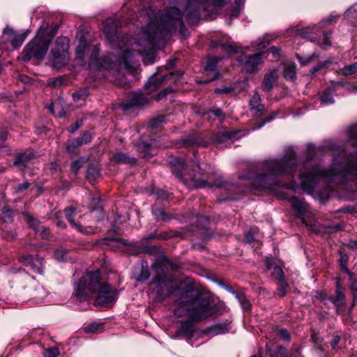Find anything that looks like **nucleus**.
I'll list each match as a JSON object with an SVG mask.
<instances>
[{
    "label": "nucleus",
    "mask_w": 357,
    "mask_h": 357,
    "mask_svg": "<svg viewBox=\"0 0 357 357\" xmlns=\"http://www.w3.org/2000/svg\"><path fill=\"white\" fill-rule=\"evenodd\" d=\"M298 162L293 147L286 149L282 156L269 158L260 162L257 167L248 169L238 176L240 180L245 181L251 185V190L269 191L281 200H288L294 211L295 215L305 222V218L310 213L309 205L302 198H289L286 193L278 188L295 190L291 183H285L292 178Z\"/></svg>",
    "instance_id": "obj_1"
},
{
    "label": "nucleus",
    "mask_w": 357,
    "mask_h": 357,
    "mask_svg": "<svg viewBox=\"0 0 357 357\" xmlns=\"http://www.w3.org/2000/svg\"><path fill=\"white\" fill-rule=\"evenodd\" d=\"M120 22L115 20H108L105 22L102 31L107 40L113 47L118 50V56L114 53H108L98 58L100 52L99 45H95L90 50L84 36L77 40L75 50L76 59L80 62L84 61L86 52L91 51L89 66L93 70H107L120 72L121 70H130L132 68V57L135 53L133 41L128 36L120 37L117 26Z\"/></svg>",
    "instance_id": "obj_2"
},
{
    "label": "nucleus",
    "mask_w": 357,
    "mask_h": 357,
    "mask_svg": "<svg viewBox=\"0 0 357 357\" xmlns=\"http://www.w3.org/2000/svg\"><path fill=\"white\" fill-rule=\"evenodd\" d=\"M146 14L147 24L132 38L134 45L132 50L136 53L147 54L153 52L161 41L169 37L177 29L181 36H187L188 29L183 22L185 9L183 13L178 7L173 6L156 11L150 7Z\"/></svg>",
    "instance_id": "obj_3"
},
{
    "label": "nucleus",
    "mask_w": 357,
    "mask_h": 357,
    "mask_svg": "<svg viewBox=\"0 0 357 357\" xmlns=\"http://www.w3.org/2000/svg\"><path fill=\"white\" fill-rule=\"evenodd\" d=\"M179 295V298L175 301L174 315L177 317L188 316L189 319L181 322L175 337H184L190 340L195 332V322L213 315L218 310L213 301L202 295L194 280L190 278L181 282Z\"/></svg>",
    "instance_id": "obj_4"
},
{
    "label": "nucleus",
    "mask_w": 357,
    "mask_h": 357,
    "mask_svg": "<svg viewBox=\"0 0 357 357\" xmlns=\"http://www.w3.org/2000/svg\"><path fill=\"white\" fill-rule=\"evenodd\" d=\"M347 132L349 142L357 145V125L350 126ZM299 178L301 188L307 193L312 192L321 178H326L337 185L348 181L357 183V151L347 155L346 152L342 151L333 155L329 168L313 166L310 171L300 175Z\"/></svg>",
    "instance_id": "obj_5"
},
{
    "label": "nucleus",
    "mask_w": 357,
    "mask_h": 357,
    "mask_svg": "<svg viewBox=\"0 0 357 357\" xmlns=\"http://www.w3.org/2000/svg\"><path fill=\"white\" fill-rule=\"evenodd\" d=\"M172 166V172L184 183L188 188H200L205 186H217L227 190H233L234 185L223 181L220 178L214 180L218 175V171L211 165H206L204 169L201 168L199 162H196L195 168L192 172L186 169V164L183 159L176 158L170 162Z\"/></svg>",
    "instance_id": "obj_6"
},
{
    "label": "nucleus",
    "mask_w": 357,
    "mask_h": 357,
    "mask_svg": "<svg viewBox=\"0 0 357 357\" xmlns=\"http://www.w3.org/2000/svg\"><path fill=\"white\" fill-rule=\"evenodd\" d=\"M75 296L80 302L88 301L96 295V303L103 307L112 305L118 292L101 278L99 270L87 272L75 285Z\"/></svg>",
    "instance_id": "obj_7"
},
{
    "label": "nucleus",
    "mask_w": 357,
    "mask_h": 357,
    "mask_svg": "<svg viewBox=\"0 0 357 357\" xmlns=\"http://www.w3.org/2000/svg\"><path fill=\"white\" fill-rule=\"evenodd\" d=\"M229 0H186L185 17L188 24H194L216 14ZM245 0H234L235 6L229 11L231 17H238Z\"/></svg>",
    "instance_id": "obj_8"
},
{
    "label": "nucleus",
    "mask_w": 357,
    "mask_h": 357,
    "mask_svg": "<svg viewBox=\"0 0 357 357\" xmlns=\"http://www.w3.org/2000/svg\"><path fill=\"white\" fill-rule=\"evenodd\" d=\"M54 34L53 29L50 27L48 24L43 23L38 30L36 36L24 47L22 54V61L43 60L47 52Z\"/></svg>",
    "instance_id": "obj_9"
},
{
    "label": "nucleus",
    "mask_w": 357,
    "mask_h": 357,
    "mask_svg": "<svg viewBox=\"0 0 357 357\" xmlns=\"http://www.w3.org/2000/svg\"><path fill=\"white\" fill-rule=\"evenodd\" d=\"M337 16L331 15L327 19L322 20L317 25L307 26L298 31V34L312 42L317 43L322 48L331 45V33L321 31L320 29L326 24H331L336 21Z\"/></svg>",
    "instance_id": "obj_10"
},
{
    "label": "nucleus",
    "mask_w": 357,
    "mask_h": 357,
    "mask_svg": "<svg viewBox=\"0 0 357 357\" xmlns=\"http://www.w3.org/2000/svg\"><path fill=\"white\" fill-rule=\"evenodd\" d=\"M69 43L67 37L61 36L56 39L55 46L51 51L50 61L54 68H59L67 64Z\"/></svg>",
    "instance_id": "obj_11"
},
{
    "label": "nucleus",
    "mask_w": 357,
    "mask_h": 357,
    "mask_svg": "<svg viewBox=\"0 0 357 357\" xmlns=\"http://www.w3.org/2000/svg\"><path fill=\"white\" fill-rule=\"evenodd\" d=\"M236 60L247 72H257L259 66L262 63V52L253 54H247L243 52L237 57Z\"/></svg>",
    "instance_id": "obj_12"
},
{
    "label": "nucleus",
    "mask_w": 357,
    "mask_h": 357,
    "mask_svg": "<svg viewBox=\"0 0 357 357\" xmlns=\"http://www.w3.org/2000/svg\"><path fill=\"white\" fill-rule=\"evenodd\" d=\"M151 284L155 286L156 298L159 301H162L169 296L173 291L172 283L163 278L157 276L152 280Z\"/></svg>",
    "instance_id": "obj_13"
},
{
    "label": "nucleus",
    "mask_w": 357,
    "mask_h": 357,
    "mask_svg": "<svg viewBox=\"0 0 357 357\" xmlns=\"http://www.w3.org/2000/svg\"><path fill=\"white\" fill-rule=\"evenodd\" d=\"M20 261L26 266H30L35 273L43 275L45 261L43 257L33 255H22Z\"/></svg>",
    "instance_id": "obj_14"
},
{
    "label": "nucleus",
    "mask_w": 357,
    "mask_h": 357,
    "mask_svg": "<svg viewBox=\"0 0 357 357\" xmlns=\"http://www.w3.org/2000/svg\"><path fill=\"white\" fill-rule=\"evenodd\" d=\"M28 36V31L23 33H16L12 28L6 27L3 29V38L10 43L13 49L20 47Z\"/></svg>",
    "instance_id": "obj_15"
},
{
    "label": "nucleus",
    "mask_w": 357,
    "mask_h": 357,
    "mask_svg": "<svg viewBox=\"0 0 357 357\" xmlns=\"http://www.w3.org/2000/svg\"><path fill=\"white\" fill-rule=\"evenodd\" d=\"M76 213V210L73 207H67L64 209V213L67 218V220L69 221L70 225L73 227H74L75 229H77L80 233L84 234H93L96 233V229L89 227H84L80 224L77 223L75 222L73 219V216L75 215Z\"/></svg>",
    "instance_id": "obj_16"
},
{
    "label": "nucleus",
    "mask_w": 357,
    "mask_h": 357,
    "mask_svg": "<svg viewBox=\"0 0 357 357\" xmlns=\"http://www.w3.org/2000/svg\"><path fill=\"white\" fill-rule=\"evenodd\" d=\"M23 215L26 217V221L29 226L33 229L36 233L39 234L42 238H47L49 236V229L41 225L38 220L33 218L26 212L23 213Z\"/></svg>",
    "instance_id": "obj_17"
},
{
    "label": "nucleus",
    "mask_w": 357,
    "mask_h": 357,
    "mask_svg": "<svg viewBox=\"0 0 357 357\" xmlns=\"http://www.w3.org/2000/svg\"><path fill=\"white\" fill-rule=\"evenodd\" d=\"M149 100L141 92L132 93L130 100H126L121 105L123 110H128L130 108L143 105L148 103Z\"/></svg>",
    "instance_id": "obj_18"
},
{
    "label": "nucleus",
    "mask_w": 357,
    "mask_h": 357,
    "mask_svg": "<svg viewBox=\"0 0 357 357\" xmlns=\"http://www.w3.org/2000/svg\"><path fill=\"white\" fill-rule=\"evenodd\" d=\"M261 101L260 96L257 92L255 93L251 97L249 102V107L252 116L259 117L262 114L264 106L261 103Z\"/></svg>",
    "instance_id": "obj_19"
},
{
    "label": "nucleus",
    "mask_w": 357,
    "mask_h": 357,
    "mask_svg": "<svg viewBox=\"0 0 357 357\" xmlns=\"http://www.w3.org/2000/svg\"><path fill=\"white\" fill-rule=\"evenodd\" d=\"M36 157V154L33 151L27 150L16 155L14 164L20 167H24L30 164Z\"/></svg>",
    "instance_id": "obj_20"
},
{
    "label": "nucleus",
    "mask_w": 357,
    "mask_h": 357,
    "mask_svg": "<svg viewBox=\"0 0 357 357\" xmlns=\"http://www.w3.org/2000/svg\"><path fill=\"white\" fill-rule=\"evenodd\" d=\"M231 329V322L225 321L213 324L209 328V333L212 335H218L230 332Z\"/></svg>",
    "instance_id": "obj_21"
},
{
    "label": "nucleus",
    "mask_w": 357,
    "mask_h": 357,
    "mask_svg": "<svg viewBox=\"0 0 357 357\" xmlns=\"http://www.w3.org/2000/svg\"><path fill=\"white\" fill-rule=\"evenodd\" d=\"M218 61L219 59L218 57H213L207 61L205 66V70L206 72H214V75L211 78L200 81V83L206 84L219 77L220 73L215 71Z\"/></svg>",
    "instance_id": "obj_22"
},
{
    "label": "nucleus",
    "mask_w": 357,
    "mask_h": 357,
    "mask_svg": "<svg viewBox=\"0 0 357 357\" xmlns=\"http://www.w3.org/2000/svg\"><path fill=\"white\" fill-rule=\"evenodd\" d=\"M151 273L146 261H142L139 270H135L134 278L139 282H144L150 278Z\"/></svg>",
    "instance_id": "obj_23"
},
{
    "label": "nucleus",
    "mask_w": 357,
    "mask_h": 357,
    "mask_svg": "<svg viewBox=\"0 0 357 357\" xmlns=\"http://www.w3.org/2000/svg\"><path fill=\"white\" fill-rule=\"evenodd\" d=\"M165 79L164 76L158 77L153 75L144 85V90L146 93H151L155 91L162 83Z\"/></svg>",
    "instance_id": "obj_24"
},
{
    "label": "nucleus",
    "mask_w": 357,
    "mask_h": 357,
    "mask_svg": "<svg viewBox=\"0 0 357 357\" xmlns=\"http://www.w3.org/2000/svg\"><path fill=\"white\" fill-rule=\"evenodd\" d=\"M180 146H188L201 144L199 140L197 133L192 131L190 134L185 135L177 142Z\"/></svg>",
    "instance_id": "obj_25"
},
{
    "label": "nucleus",
    "mask_w": 357,
    "mask_h": 357,
    "mask_svg": "<svg viewBox=\"0 0 357 357\" xmlns=\"http://www.w3.org/2000/svg\"><path fill=\"white\" fill-rule=\"evenodd\" d=\"M31 296L30 301L34 303H40L46 296L44 288L40 284H36L34 289L29 294Z\"/></svg>",
    "instance_id": "obj_26"
},
{
    "label": "nucleus",
    "mask_w": 357,
    "mask_h": 357,
    "mask_svg": "<svg viewBox=\"0 0 357 357\" xmlns=\"http://www.w3.org/2000/svg\"><path fill=\"white\" fill-rule=\"evenodd\" d=\"M152 146V140H150V142L141 140L136 144L138 152L144 158H149L151 155Z\"/></svg>",
    "instance_id": "obj_27"
},
{
    "label": "nucleus",
    "mask_w": 357,
    "mask_h": 357,
    "mask_svg": "<svg viewBox=\"0 0 357 357\" xmlns=\"http://www.w3.org/2000/svg\"><path fill=\"white\" fill-rule=\"evenodd\" d=\"M333 303L337 308L343 307L345 304V296L341 289L339 282H337V289L335 296L331 298Z\"/></svg>",
    "instance_id": "obj_28"
},
{
    "label": "nucleus",
    "mask_w": 357,
    "mask_h": 357,
    "mask_svg": "<svg viewBox=\"0 0 357 357\" xmlns=\"http://www.w3.org/2000/svg\"><path fill=\"white\" fill-rule=\"evenodd\" d=\"M151 212L155 218L158 221H167L170 219L169 215L163 210V208L157 205H153L152 206Z\"/></svg>",
    "instance_id": "obj_29"
},
{
    "label": "nucleus",
    "mask_w": 357,
    "mask_h": 357,
    "mask_svg": "<svg viewBox=\"0 0 357 357\" xmlns=\"http://www.w3.org/2000/svg\"><path fill=\"white\" fill-rule=\"evenodd\" d=\"M47 109L55 116L63 118L66 116L65 110L61 107L59 102H55L47 107Z\"/></svg>",
    "instance_id": "obj_30"
},
{
    "label": "nucleus",
    "mask_w": 357,
    "mask_h": 357,
    "mask_svg": "<svg viewBox=\"0 0 357 357\" xmlns=\"http://www.w3.org/2000/svg\"><path fill=\"white\" fill-rule=\"evenodd\" d=\"M284 77L287 79H290L291 81H294L296 79V65L294 63H290L285 65L284 70Z\"/></svg>",
    "instance_id": "obj_31"
},
{
    "label": "nucleus",
    "mask_w": 357,
    "mask_h": 357,
    "mask_svg": "<svg viewBox=\"0 0 357 357\" xmlns=\"http://www.w3.org/2000/svg\"><path fill=\"white\" fill-rule=\"evenodd\" d=\"M114 160L119 163L135 164L136 160L134 158H130L122 152L116 153L113 156Z\"/></svg>",
    "instance_id": "obj_32"
},
{
    "label": "nucleus",
    "mask_w": 357,
    "mask_h": 357,
    "mask_svg": "<svg viewBox=\"0 0 357 357\" xmlns=\"http://www.w3.org/2000/svg\"><path fill=\"white\" fill-rule=\"evenodd\" d=\"M333 91H335V89H332V88L324 91L323 94L320 96V101L321 104L332 105L335 102V100L333 96Z\"/></svg>",
    "instance_id": "obj_33"
},
{
    "label": "nucleus",
    "mask_w": 357,
    "mask_h": 357,
    "mask_svg": "<svg viewBox=\"0 0 357 357\" xmlns=\"http://www.w3.org/2000/svg\"><path fill=\"white\" fill-rule=\"evenodd\" d=\"M103 331V324L93 321L90 323L84 328V331L87 333H98Z\"/></svg>",
    "instance_id": "obj_34"
},
{
    "label": "nucleus",
    "mask_w": 357,
    "mask_h": 357,
    "mask_svg": "<svg viewBox=\"0 0 357 357\" xmlns=\"http://www.w3.org/2000/svg\"><path fill=\"white\" fill-rule=\"evenodd\" d=\"M274 80L273 73H268L264 75V80L261 84L262 89L265 91H269L273 88V82Z\"/></svg>",
    "instance_id": "obj_35"
},
{
    "label": "nucleus",
    "mask_w": 357,
    "mask_h": 357,
    "mask_svg": "<svg viewBox=\"0 0 357 357\" xmlns=\"http://www.w3.org/2000/svg\"><path fill=\"white\" fill-rule=\"evenodd\" d=\"M237 132L225 131L217 135L215 140L218 144H221L228 139H234Z\"/></svg>",
    "instance_id": "obj_36"
},
{
    "label": "nucleus",
    "mask_w": 357,
    "mask_h": 357,
    "mask_svg": "<svg viewBox=\"0 0 357 357\" xmlns=\"http://www.w3.org/2000/svg\"><path fill=\"white\" fill-rule=\"evenodd\" d=\"M274 38H275V37L266 34L262 39L256 40L253 45L257 47L259 50L263 49L265 48L270 43L271 40H273Z\"/></svg>",
    "instance_id": "obj_37"
},
{
    "label": "nucleus",
    "mask_w": 357,
    "mask_h": 357,
    "mask_svg": "<svg viewBox=\"0 0 357 357\" xmlns=\"http://www.w3.org/2000/svg\"><path fill=\"white\" fill-rule=\"evenodd\" d=\"M340 72L347 76L357 73V62L344 66L342 68L340 69Z\"/></svg>",
    "instance_id": "obj_38"
},
{
    "label": "nucleus",
    "mask_w": 357,
    "mask_h": 357,
    "mask_svg": "<svg viewBox=\"0 0 357 357\" xmlns=\"http://www.w3.org/2000/svg\"><path fill=\"white\" fill-rule=\"evenodd\" d=\"M89 96V91L86 89H82L79 91L74 92L72 94L74 101L78 102L79 100H84Z\"/></svg>",
    "instance_id": "obj_39"
},
{
    "label": "nucleus",
    "mask_w": 357,
    "mask_h": 357,
    "mask_svg": "<svg viewBox=\"0 0 357 357\" xmlns=\"http://www.w3.org/2000/svg\"><path fill=\"white\" fill-rule=\"evenodd\" d=\"M236 298L238 300L241 307L244 310H249L250 309V306H251L249 300L245 296L244 294H241V293L236 294Z\"/></svg>",
    "instance_id": "obj_40"
},
{
    "label": "nucleus",
    "mask_w": 357,
    "mask_h": 357,
    "mask_svg": "<svg viewBox=\"0 0 357 357\" xmlns=\"http://www.w3.org/2000/svg\"><path fill=\"white\" fill-rule=\"evenodd\" d=\"M99 175V170L94 166H91L87 169L86 178L90 182H93Z\"/></svg>",
    "instance_id": "obj_41"
},
{
    "label": "nucleus",
    "mask_w": 357,
    "mask_h": 357,
    "mask_svg": "<svg viewBox=\"0 0 357 357\" xmlns=\"http://www.w3.org/2000/svg\"><path fill=\"white\" fill-rule=\"evenodd\" d=\"M278 116V113L275 112H272L268 116H266L264 120L260 122L256 123L255 126L252 128V130H257L262 128L266 123L271 122Z\"/></svg>",
    "instance_id": "obj_42"
},
{
    "label": "nucleus",
    "mask_w": 357,
    "mask_h": 357,
    "mask_svg": "<svg viewBox=\"0 0 357 357\" xmlns=\"http://www.w3.org/2000/svg\"><path fill=\"white\" fill-rule=\"evenodd\" d=\"M316 153V147L312 144H308L305 151V155L307 160L311 161L313 160Z\"/></svg>",
    "instance_id": "obj_43"
},
{
    "label": "nucleus",
    "mask_w": 357,
    "mask_h": 357,
    "mask_svg": "<svg viewBox=\"0 0 357 357\" xmlns=\"http://www.w3.org/2000/svg\"><path fill=\"white\" fill-rule=\"evenodd\" d=\"M220 48L221 51L225 54L224 56H231L233 54L237 52L236 48L231 45L221 44Z\"/></svg>",
    "instance_id": "obj_44"
},
{
    "label": "nucleus",
    "mask_w": 357,
    "mask_h": 357,
    "mask_svg": "<svg viewBox=\"0 0 357 357\" xmlns=\"http://www.w3.org/2000/svg\"><path fill=\"white\" fill-rule=\"evenodd\" d=\"M165 118H166V116H165V115H161V116H158L157 117L153 118L152 119H151L149 121V126L151 128H156L159 127V126L161 123L165 122Z\"/></svg>",
    "instance_id": "obj_45"
},
{
    "label": "nucleus",
    "mask_w": 357,
    "mask_h": 357,
    "mask_svg": "<svg viewBox=\"0 0 357 357\" xmlns=\"http://www.w3.org/2000/svg\"><path fill=\"white\" fill-rule=\"evenodd\" d=\"M82 145V144L81 142L79 141V138L73 139L68 142L67 150L70 153H73L77 147H79Z\"/></svg>",
    "instance_id": "obj_46"
},
{
    "label": "nucleus",
    "mask_w": 357,
    "mask_h": 357,
    "mask_svg": "<svg viewBox=\"0 0 357 357\" xmlns=\"http://www.w3.org/2000/svg\"><path fill=\"white\" fill-rule=\"evenodd\" d=\"M347 17L350 20H355L357 18V3L350 7L345 13Z\"/></svg>",
    "instance_id": "obj_47"
},
{
    "label": "nucleus",
    "mask_w": 357,
    "mask_h": 357,
    "mask_svg": "<svg viewBox=\"0 0 357 357\" xmlns=\"http://www.w3.org/2000/svg\"><path fill=\"white\" fill-rule=\"evenodd\" d=\"M59 355V349L56 347H51L47 349L43 352L44 357H56Z\"/></svg>",
    "instance_id": "obj_48"
},
{
    "label": "nucleus",
    "mask_w": 357,
    "mask_h": 357,
    "mask_svg": "<svg viewBox=\"0 0 357 357\" xmlns=\"http://www.w3.org/2000/svg\"><path fill=\"white\" fill-rule=\"evenodd\" d=\"M273 274L276 280L278 281L283 280L284 279V272L281 267L279 266H275L273 268Z\"/></svg>",
    "instance_id": "obj_49"
},
{
    "label": "nucleus",
    "mask_w": 357,
    "mask_h": 357,
    "mask_svg": "<svg viewBox=\"0 0 357 357\" xmlns=\"http://www.w3.org/2000/svg\"><path fill=\"white\" fill-rule=\"evenodd\" d=\"M67 250L64 248H58L54 251V258L58 261H62L64 259L66 255Z\"/></svg>",
    "instance_id": "obj_50"
},
{
    "label": "nucleus",
    "mask_w": 357,
    "mask_h": 357,
    "mask_svg": "<svg viewBox=\"0 0 357 357\" xmlns=\"http://www.w3.org/2000/svg\"><path fill=\"white\" fill-rule=\"evenodd\" d=\"M349 287L354 295V300H356L357 296V280L356 279L352 278L351 276H350V282Z\"/></svg>",
    "instance_id": "obj_51"
},
{
    "label": "nucleus",
    "mask_w": 357,
    "mask_h": 357,
    "mask_svg": "<svg viewBox=\"0 0 357 357\" xmlns=\"http://www.w3.org/2000/svg\"><path fill=\"white\" fill-rule=\"evenodd\" d=\"M83 165V160L82 159H77L73 161L71 164V170L73 173L75 174H77L79 169Z\"/></svg>",
    "instance_id": "obj_52"
},
{
    "label": "nucleus",
    "mask_w": 357,
    "mask_h": 357,
    "mask_svg": "<svg viewBox=\"0 0 357 357\" xmlns=\"http://www.w3.org/2000/svg\"><path fill=\"white\" fill-rule=\"evenodd\" d=\"M279 287L278 288V292L281 296H284L287 294V290L288 288V284L283 280H280Z\"/></svg>",
    "instance_id": "obj_53"
},
{
    "label": "nucleus",
    "mask_w": 357,
    "mask_h": 357,
    "mask_svg": "<svg viewBox=\"0 0 357 357\" xmlns=\"http://www.w3.org/2000/svg\"><path fill=\"white\" fill-rule=\"evenodd\" d=\"M3 219L6 221H8L14 215V211L9 208H5L3 211Z\"/></svg>",
    "instance_id": "obj_54"
},
{
    "label": "nucleus",
    "mask_w": 357,
    "mask_h": 357,
    "mask_svg": "<svg viewBox=\"0 0 357 357\" xmlns=\"http://www.w3.org/2000/svg\"><path fill=\"white\" fill-rule=\"evenodd\" d=\"M82 144H87L91 142L92 139V136L89 132H85L82 135V137H78Z\"/></svg>",
    "instance_id": "obj_55"
},
{
    "label": "nucleus",
    "mask_w": 357,
    "mask_h": 357,
    "mask_svg": "<svg viewBox=\"0 0 357 357\" xmlns=\"http://www.w3.org/2000/svg\"><path fill=\"white\" fill-rule=\"evenodd\" d=\"M234 88L232 86H227L224 88H216L215 89V93L217 94L224 93L227 94L229 93Z\"/></svg>",
    "instance_id": "obj_56"
},
{
    "label": "nucleus",
    "mask_w": 357,
    "mask_h": 357,
    "mask_svg": "<svg viewBox=\"0 0 357 357\" xmlns=\"http://www.w3.org/2000/svg\"><path fill=\"white\" fill-rule=\"evenodd\" d=\"M30 186V183L29 182H24L22 184H20L16 188V192H22L27 190Z\"/></svg>",
    "instance_id": "obj_57"
},
{
    "label": "nucleus",
    "mask_w": 357,
    "mask_h": 357,
    "mask_svg": "<svg viewBox=\"0 0 357 357\" xmlns=\"http://www.w3.org/2000/svg\"><path fill=\"white\" fill-rule=\"evenodd\" d=\"M167 90H172V87H167L164 90L161 91L156 97V100L158 101L162 100L163 98H165L167 94Z\"/></svg>",
    "instance_id": "obj_58"
},
{
    "label": "nucleus",
    "mask_w": 357,
    "mask_h": 357,
    "mask_svg": "<svg viewBox=\"0 0 357 357\" xmlns=\"http://www.w3.org/2000/svg\"><path fill=\"white\" fill-rule=\"evenodd\" d=\"M167 90H172V87H167L164 90L161 91L156 97V100L158 101L162 100L163 98H165L167 94Z\"/></svg>",
    "instance_id": "obj_59"
},
{
    "label": "nucleus",
    "mask_w": 357,
    "mask_h": 357,
    "mask_svg": "<svg viewBox=\"0 0 357 357\" xmlns=\"http://www.w3.org/2000/svg\"><path fill=\"white\" fill-rule=\"evenodd\" d=\"M8 134L0 128V146H3L5 141L7 139Z\"/></svg>",
    "instance_id": "obj_60"
},
{
    "label": "nucleus",
    "mask_w": 357,
    "mask_h": 357,
    "mask_svg": "<svg viewBox=\"0 0 357 357\" xmlns=\"http://www.w3.org/2000/svg\"><path fill=\"white\" fill-rule=\"evenodd\" d=\"M279 333L282 339H284V340H289L290 335L287 330L281 329L280 330Z\"/></svg>",
    "instance_id": "obj_61"
},
{
    "label": "nucleus",
    "mask_w": 357,
    "mask_h": 357,
    "mask_svg": "<svg viewBox=\"0 0 357 357\" xmlns=\"http://www.w3.org/2000/svg\"><path fill=\"white\" fill-rule=\"evenodd\" d=\"M212 113L218 118H219L220 119H224L225 117V114L224 113L222 112V109H215L214 110L212 111Z\"/></svg>",
    "instance_id": "obj_62"
},
{
    "label": "nucleus",
    "mask_w": 357,
    "mask_h": 357,
    "mask_svg": "<svg viewBox=\"0 0 357 357\" xmlns=\"http://www.w3.org/2000/svg\"><path fill=\"white\" fill-rule=\"evenodd\" d=\"M219 284L220 286H222L225 288V289L229 291V293L234 294L235 297H236V294H239L238 292L235 291L232 287L225 285L223 282H220Z\"/></svg>",
    "instance_id": "obj_63"
},
{
    "label": "nucleus",
    "mask_w": 357,
    "mask_h": 357,
    "mask_svg": "<svg viewBox=\"0 0 357 357\" xmlns=\"http://www.w3.org/2000/svg\"><path fill=\"white\" fill-rule=\"evenodd\" d=\"M341 86L342 88L345 89L347 90V87H351V85L347 82H344L343 81H337L336 82H334V86Z\"/></svg>",
    "instance_id": "obj_64"
}]
</instances>
